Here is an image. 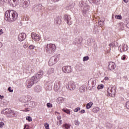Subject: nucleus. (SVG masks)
<instances>
[{"label":"nucleus","instance_id":"obj_1","mask_svg":"<svg viewBox=\"0 0 129 129\" xmlns=\"http://www.w3.org/2000/svg\"><path fill=\"white\" fill-rule=\"evenodd\" d=\"M18 13L14 10H8L5 12V20L9 23L17 21Z\"/></svg>","mask_w":129,"mask_h":129},{"label":"nucleus","instance_id":"obj_2","mask_svg":"<svg viewBox=\"0 0 129 129\" xmlns=\"http://www.w3.org/2000/svg\"><path fill=\"white\" fill-rule=\"evenodd\" d=\"M56 47L54 44L49 43L44 46V51L47 54H53L56 51Z\"/></svg>","mask_w":129,"mask_h":129},{"label":"nucleus","instance_id":"obj_3","mask_svg":"<svg viewBox=\"0 0 129 129\" xmlns=\"http://www.w3.org/2000/svg\"><path fill=\"white\" fill-rule=\"evenodd\" d=\"M36 106V102L33 101H28V103L24 104L25 110L22 111H29L30 109Z\"/></svg>","mask_w":129,"mask_h":129},{"label":"nucleus","instance_id":"obj_4","mask_svg":"<svg viewBox=\"0 0 129 129\" xmlns=\"http://www.w3.org/2000/svg\"><path fill=\"white\" fill-rule=\"evenodd\" d=\"M60 57V54H57L56 55H54L52 56L48 62V65L49 66H53V65H55L58 61H59V57Z\"/></svg>","mask_w":129,"mask_h":129},{"label":"nucleus","instance_id":"obj_5","mask_svg":"<svg viewBox=\"0 0 129 129\" xmlns=\"http://www.w3.org/2000/svg\"><path fill=\"white\" fill-rule=\"evenodd\" d=\"M44 75V71L42 70H40L35 75V76L32 77V80L34 79L35 82H37L40 80V78H42Z\"/></svg>","mask_w":129,"mask_h":129},{"label":"nucleus","instance_id":"obj_6","mask_svg":"<svg viewBox=\"0 0 129 129\" xmlns=\"http://www.w3.org/2000/svg\"><path fill=\"white\" fill-rule=\"evenodd\" d=\"M76 85H77V83L71 81L68 83L67 88V89H69V90H74L76 88Z\"/></svg>","mask_w":129,"mask_h":129},{"label":"nucleus","instance_id":"obj_7","mask_svg":"<svg viewBox=\"0 0 129 129\" xmlns=\"http://www.w3.org/2000/svg\"><path fill=\"white\" fill-rule=\"evenodd\" d=\"M107 91V96H111V97H113V96L115 95V90L113 89V88L111 87L108 88Z\"/></svg>","mask_w":129,"mask_h":129},{"label":"nucleus","instance_id":"obj_8","mask_svg":"<svg viewBox=\"0 0 129 129\" xmlns=\"http://www.w3.org/2000/svg\"><path fill=\"white\" fill-rule=\"evenodd\" d=\"M29 5L30 2L29 0H22L21 3L20 4V7L23 9H27Z\"/></svg>","mask_w":129,"mask_h":129},{"label":"nucleus","instance_id":"obj_9","mask_svg":"<svg viewBox=\"0 0 129 129\" xmlns=\"http://www.w3.org/2000/svg\"><path fill=\"white\" fill-rule=\"evenodd\" d=\"M34 83H37L35 82V79L33 80V77H31V79L27 80L26 81V84L27 85V88H31Z\"/></svg>","mask_w":129,"mask_h":129},{"label":"nucleus","instance_id":"obj_10","mask_svg":"<svg viewBox=\"0 0 129 129\" xmlns=\"http://www.w3.org/2000/svg\"><path fill=\"white\" fill-rule=\"evenodd\" d=\"M31 36L32 40H34V41H36L37 42H39V41L41 40V36H40L39 34H37L35 32H32L31 33Z\"/></svg>","mask_w":129,"mask_h":129},{"label":"nucleus","instance_id":"obj_11","mask_svg":"<svg viewBox=\"0 0 129 129\" xmlns=\"http://www.w3.org/2000/svg\"><path fill=\"white\" fill-rule=\"evenodd\" d=\"M61 84H62V83L60 81H56L55 82L54 85V89L55 91H58L60 89V87H61Z\"/></svg>","mask_w":129,"mask_h":129},{"label":"nucleus","instance_id":"obj_12","mask_svg":"<svg viewBox=\"0 0 129 129\" xmlns=\"http://www.w3.org/2000/svg\"><path fill=\"white\" fill-rule=\"evenodd\" d=\"M62 70L64 73H71L72 72V69H71V66H64L62 68Z\"/></svg>","mask_w":129,"mask_h":129},{"label":"nucleus","instance_id":"obj_13","mask_svg":"<svg viewBox=\"0 0 129 129\" xmlns=\"http://www.w3.org/2000/svg\"><path fill=\"white\" fill-rule=\"evenodd\" d=\"M63 19L67 22L68 25H72V22H71V17L70 16L65 15L63 17Z\"/></svg>","mask_w":129,"mask_h":129},{"label":"nucleus","instance_id":"obj_14","mask_svg":"<svg viewBox=\"0 0 129 129\" xmlns=\"http://www.w3.org/2000/svg\"><path fill=\"white\" fill-rule=\"evenodd\" d=\"M25 39H26V34L22 33L18 35V41L20 42H23Z\"/></svg>","mask_w":129,"mask_h":129},{"label":"nucleus","instance_id":"obj_15","mask_svg":"<svg viewBox=\"0 0 129 129\" xmlns=\"http://www.w3.org/2000/svg\"><path fill=\"white\" fill-rule=\"evenodd\" d=\"M8 3L12 7H17L18 6V0H8Z\"/></svg>","mask_w":129,"mask_h":129},{"label":"nucleus","instance_id":"obj_16","mask_svg":"<svg viewBox=\"0 0 129 129\" xmlns=\"http://www.w3.org/2000/svg\"><path fill=\"white\" fill-rule=\"evenodd\" d=\"M115 63L114 62H110L109 63V65L108 66V69H109V70H114V69H115Z\"/></svg>","mask_w":129,"mask_h":129},{"label":"nucleus","instance_id":"obj_17","mask_svg":"<svg viewBox=\"0 0 129 129\" xmlns=\"http://www.w3.org/2000/svg\"><path fill=\"white\" fill-rule=\"evenodd\" d=\"M34 91L37 93L42 91V87L40 86H36L34 88Z\"/></svg>","mask_w":129,"mask_h":129},{"label":"nucleus","instance_id":"obj_18","mask_svg":"<svg viewBox=\"0 0 129 129\" xmlns=\"http://www.w3.org/2000/svg\"><path fill=\"white\" fill-rule=\"evenodd\" d=\"M61 18L60 17H56L55 19L54 24L57 25V26H59V25H61Z\"/></svg>","mask_w":129,"mask_h":129},{"label":"nucleus","instance_id":"obj_19","mask_svg":"<svg viewBox=\"0 0 129 129\" xmlns=\"http://www.w3.org/2000/svg\"><path fill=\"white\" fill-rule=\"evenodd\" d=\"M90 9L89 6H86L84 7V10H83V13L84 16H86V13L88 11V10Z\"/></svg>","mask_w":129,"mask_h":129},{"label":"nucleus","instance_id":"obj_20","mask_svg":"<svg viewBox=\"0 0 129 129\" xmlns=\"http://www.w3.org/2000/svg\"><path fill=\"white\" fill-rule=\"evenodd\" d=\"M8 117H15V116H17V113L15 112V111L12 110L10 112V113L8 115H7Z\"/></svg>","mask_w":129,"mask_h":129},{"label":"nucleus","instance_id":"obj_21","mask_svg":"<svg viewBox=\"0 0 129 129\" xmlns=\"http://www.w3.org/2000/svg\"><path fill=\"white\" fill-rule=\"evenodd\" d=\"M12 110L11 109H6L5 110L3 111L4 114H6L7 116L8 114L11 113Z\"/></svg>","mask_w":129,"mask_h":129},{"label":"nucleus","instance_id":"obj_22","mask_svg":"<svg viewBox=\"0 0 129 129\" xmlns=\"http://www.w3.org/2000/svg\"><path fill=\"white\" fill-rule=\"evenodd\" d=\"M104 18L100 20L98 22V26H99V27H103V26H104Z\"/></svg>","mask_w":129,"mask_h":129},{"label":"nucleus","instance_id":"obj_23","mask_svg":"<svg viewBox=\"0 0 129 129\" xmlns=\"http://www.w3.org/2000/svg\"><path fill=\"white\" fill-rule=\"evenodd\" d=\"M42 5L39 4L38 5L35 7V10L36 12H39L42 10Z\"/></svg>","mask_w":129,"mask_h":129},{"label":"nucleus","instance_id":"obj_24","mask_svg":"<svg viewBox=\"0 0 129 129\" xmlns=\"http://www.w3.org/2000/svg\"><path fill=\"white\" fill-rule=\"evenodd\" d=\"M92 105H93V103L92 102H90L89 103H88L86 105V109H90V108H91V107H92Z\"/></svg>","mask_w":129,"mask_h":129},{"label":"nucleus","instance_id":"obj_25","mask_svg":"<svg viewBox=\"0 0 129 129\" xmlns=\"http://www.w3.org/2000/svg\"><path fill=\"white\" fill-rule=\"evenodd\" d=\"M57 102L58 104L64 102V98L63 97H59L57 99Z\"/></svg>","mask_w":129,"mask_h":129},{"label":"nucleus","instance_id":"obj_26","mask_svg":"<svg viewBox=\"0 0 129 129\" xmlns=\"http://www.w3.org/2000/svg\"><path fill=\"white\" fill-rule=\"evenodd\" d=\"M85 88H86V86L83 85L79 88V91L82 93L85 91Z\"/></svg>","mask_w":129,"mask_h":129},{"label":"nucleus","instance_id":"obj_27","mask_svg":"<svg viewBox=\"0 0 129 129\" xmlns=\"http://www.w3.org/2000/svg\"><path fill=\"white\" fill-rule=\"evenodd\" d=\"M54 73V69L50 68L47 71V74L48 75H51Z\"/></svg>","mask_w":129,"mask_h":129},{"label":"nucleus","instance_id":"obj_28","mask_svg":"<svg viewBox=\"0 0 129 129\" xmlns=\"http://www.w3.org/2000/svg\"><path fill=\"white\" fill-rule=\"evenodd\" d=\"M99 108L98 107H95L93 108L92 110V112H94V113H97L98 112V111L99 110Z\"/></svg>","mask_w":129,"mask_h":129},{"label":"nucleus","instance_id":"obj_29","mask_svg":"<svg viewBox=\"0 0 129 129\" xmlns=\"http://www.w3.org/2000/svg\"><path fill=\"white\" fill-rule=\"evenodd\" d=\"M59 81L65 83L67 82V81H68V78H67V77L61 78V79H59Z\"/></svg>","mask_w":129,"mask_h":129},{"label":"nucleus","instance_id":"obj_30","mask_svg":"<svg viewBox=\"0 0 129 129\" xmlns=\"http://www.w3.org/2000/svg\"><path fill=\"white\" fill-rule=\"evenodd\" d=\"M63 126L66 129H70V127H71V124H68V123H65L63 124Z\"/></svg>","mask_w":129,"mask_h":129},{"label":"nucleus","instance_id":"obj_31","mask_svg":"<svg viewBox=\"0 0 129 129\" xmlns=\"http://www.w3.org/2000/svg\"><path fill=\"white\" fill-rule=\"evenodd\" d=\"M100 0H89L90 4H95L96 5L98 4Z\"/></svg>","mask_w":129,"mask_h":129},{"label":"nucleus","instance_id":"obj_32","mask_svg":"<svg viewBox=\"0 0 129 129\" xmlns=\"http://www.w3.org/2000/svg\"><path fill=\"white\" fill-rule=\"evenodd\" d=\"M62 111H63V112H65L66 113H67V114H71V113L70 112V110L68 109H66V108H63L62 109Z\"/></svg>","mask_w":129,"mask_h":129},{"label":"nucleus","instance_id":"obj_33","mask_svg":"<svg viewBox=\"0 0 129 129\" xmlns=\"http://www.w3.org/2000/svg\"><path fill=\"white\" fill-rule=\"evenodd\" d=\"M45 89L46 90H52V86H50V84H46L45 85Z\"/></svg>","mask_w":129,"mask_h":129},{"label":"nucleus","instance_id":"obj_34","mask_svg":"<svg viewBox=\"0 0 129 129\" xmlns=\"http://www.w3.org/2000/svg\"><path fill=\"white\" fill-rule=\"evenodd\" d=\"M88 60H89V57L88 56H84L83 58V61H84V62H85V61H88Z\"/></svg>","mask_w":129,"mask_h":129},{"label":"nucleus","instance_id":"obj_35","mask_svg":"<svg viewBox=\"0 0 129 129\" xmlns=\"http://www.w3.org/2000/svg\"><path fill=\"white\" fill-rule=\"evenodd\" d=\"M73 5L72 4H70L69 5H68L66 9L67 10H71V9H72V8H73Z\"/></svg>","mask_w":129,"mask_h":129},{"label":"nucleus","instance_id":"obj_36","mask_svg":"<svg viewBox=\"0 0 129 129\" xmlns=\"http://www.w3.org/2000/svg\"><path fill=\"white\" fill-rule=\"evenodd\" d=\"M28 48L29 50H34V49L36 48V46L34 45H30Z\"/></svg>","mask_w":129,"mask_h":129},{"label":"nucleus","instance_id":"obj_37","mask_svg":"<svg viewBox=\"0 0 129 129\" xmlns=\"http://www.w3.org/2000/svg\"><path fill=\"white\" fill-rule=\"evenodd\" d=\"M104 87V85H99L97 87V89L99 90L100 89H103V88Z\"/></svg>","mask_w":129,"mask_h":129},{"label":"nucleus","instance_id":"obj_38","mask_svg":"<svg viewBox=\"0 0 129 129\" xmlns=\"http://www.w3.org/2000/svg\"><path fill=\"white\" fill-rule=\"evenodd\" d=\"M115 19H117V20H121L122 17L121 15H115Z\"/></svg>","mask_w":129,"mask_h":129},{"label":"nucleus","instance_id":"obj_39","mask_svg":"<svg viewBox=\"0 0 129 129\" xmlns=\"http://www.w3.org/2000/svg\"><path fill=\"white\" fill-rule=\"evenodd\" d=\"M79 7H80L81 8H83L84 7V2H80L79 3Z\"/></svg>","mask_w":129,"mask_h":129},{"label":"nucleus","instance_id":"obj_40","mask_svg":"<svg viewBox=\"0 0 129 129\" xmlns=\"http://www.w3.org/2000/svg\"><path fill=\"white\" fill-rule=\"evenodd\" d=\"M81 108L80 107H77L76 108H75L74 110V111L75 112H78V111H79V110H80Z\"/></svg>","mask_w":129,"mask_h":129},{"label":"nucleus","instance_id":"obj_41","mask_svg":"<svg viewBox=\"0 0 129 129\" xmlns=\"http://www.w3.org/2000/svg\"><path fill=\"white\" fill-rule=\"evenodd\" d=\"M44 126L46 129H49V123H45Z\"/></svg>","mask_w":129,"mask_h":129},{"label":"nucleus","instance_id":"obj_42","mask_svg":"<svg viewBox=\"0 0 129 129\" xmlns=\"http://www.w3.org/2000/svg\"><path fill=\"white\" fill-rule=\"evenodd\" d=\"M26 119H27V120H28V121H32V119L31 117V116H27L26 117Z\"/></svg>","mask_w":129,"mask_h":129},{"label":"nucleus","instance_id":"obj_43","mask_svg":"<svg viewBox=\"0 0 129 129\" xmlns=\"http://www.w3.org/2000/svg\"><path fill=\"white\" fill-rule=\"evenodd\" d=\"M125 107L129 109V101H127L125 103Z\"/></svg>","mask_w":129,"mask_h":129},{"label":"nucleus","instance_id":"obj_44","mask_svg":"<svg viewBox=\"0 0 129 129\" xmlns=\"http://www.w3.org/2000/svg\"><path fill=\"white\" fill-rule=\"evenodd\" d=\"M47 107H49V108L53 107V105H52V104H51L50 103H48L47 104Z\"/></svg>","mask_w":129,"mask_h":129},{"label":"nucleus","instance_id":"obj_45","mask_svg":"<svg viewBox=\"0 0 129 129\" xmlns=\"http://www.w3.org/2000/svg\"><path fill=\"white\" fill-rule=\"evenodd\" d=\"M57 125H61L62 124V120H59V121H57Z\"/></svg>","mask_w":129,"mask_h":129},{"label":"nucleus","instance_id":"obj_46","mask_svg":"<svg viewBox=\"0 0 129 129\" xmlns=\"http://www.w3.org/2000/svg\"><path fill=\"white\" fill-rule=\"evenodd\" d=\"M78 70L79 71H82L83 70V68H82V66H80L79 67V68H78Z\"/></svg>","mask_w":129,"mask_h":129},{"label":"nucleus","instance_id":"obj_47","mask_svg":"<svg viewBox=\"0 0 129 129\" xmlns=\"http://www.w3.org/2000/svg\"><path fill=\"white\" fill-rule=\"evenodd\" d=\"M79 123H80L79 121H78V120L75 121V124L76 125H79Z\"/></svg>","mask_w":129,"mask_h":129},{"label":"nucleus","instance_id":"obj_48","mask_svg":"<svg viewBox=\"0 0 129 129\" xmlns=\"http://www.w3.org/2000/svg\"><path fill=\"white\" fill-rule=\"evenodd\" d=\"M8 91H9V92H14V90H12V88L10 87L8 88Z\"/></svg>","mask_w":129,"mask_h":129},{"label":"nucleus","instance_id":"obj_49","mask_svg":"<svg viewBox=\"0 0 129 129\" xmlns=\"http://www.w3.org/2000/svg\"><path fill=\"white\" fill-rule=\"evenodd\" d=\"M5 125V123L4 122H0V127H3Z\"/></svg>","mask_w":129,"mask_h":129},{"label":"nucleus","instance_id":"obj_50","mask_svg":"<svg viewBox=\"0 0 129 129\" xmlns=\"http://www.w3.org/2000/svg\"><path fill=\"white\" fill-rule=\"evenodd\" d=\"M23 47L25 49H27L28 48V44L27 43H25L24 45H23Z\"/></svg>","mask_w":129,"mask_h":129},{"label":"nucleus","instance_id":"obj_51","mask_svg":"<svg viewBox=\"0 0 129 129\" xmlns=\"http://www.w3.org/2000/svg\"><path fill=\"white\" fill-rule=\"evenodd\" d=\"M80 113H85V110L83 109L80 111Z\"/></svg>","mask_w":129,"mask_h":129},{"label":"nucleus","instance_id":"obj_52","mask_svg":"<svg viewBox=\"0 0 129 129\" xmlns=\"http://www.w3.org/2000/svg\"><path fill=\"white\" fill-rule=\"evenodd\" d=\"M4 34V31L3 29H0V35H3Z\"/></svg>","mask_w":129,"mask_h":129},{"label":"nucleus","instance_id":"obj_53","mask_svg":"<svg viewBox=\"0 0 129 129\" xmlns=\"http://www.w3.org/2000/svg\"><path fill=\"white\" fill-rule=\"evenodd\" d=\"M110 47H113L114 46V43H111L109 44Z\"/></svg>","mask_w":129,"mask_h":129},{"label":"nucleus","instance_id":"obj_54","mask_svg":"<svg viewBox=\"0 0 129 129\" xmlns=\"http://www.w3.org/2000/svg\"><path fill=\"white\" fill-rule=\"evenodd\" d=\"M106 126H108V127H111V124H106Z\"/></svg>","mask_w":129,"mask_h":129},{"label":"nucleus","instance_id":"obj_55","mask_svg":"<svg viewBox=\"0 0 129 129\" xmlns=\"http://www.w3.org/2000/svg\"><path fill=\"white\" fill-rule=\"evenodd\" d=\"M57 118L58 120H60L61 118H62V117H61V116H57Z\"/></svg>","mask_w":129,"mask_h":129},{"label":"nucleus","instance_id":"obj_56","mask_svg":"<svg viewBox=\"0 0 129 129\" xmlns=\"http://www.w3.org/2000/svg\"><path fill=\"white\" fill-rule=\"evenodd\" d=\"M95 83H96L95 81H93L92 82V85L95 86Z\"/></svg>","mask_w":129,"mask_h":129},{"label":"nucleus","instance_id":"obj_57","mask_svg":"<svg viewBox=\"0 0 129 129\" xmlns=\"http://www.w3.org/2000/svg\"><path fill=\"white\" fill-rule=\"evenodd\" d=\"M123 2H124L125 4H127V3H128V0H123Z\"/></svg>","mask_w":129,"mask_h":129},{"label":"nucleus","instance_id":"obj_58","mask_svg":"<svg viewBox=\"0 0 129 129\" xmlns=\"http://www.w3.org/2000/svg\"><path fill=\"white\" fill-rule=\"evenodd\" d=\"M75 44H76V45H79V44H80V42H75Z\"/></svg>","mask_w":129,"mask_h":129},{"label":"nucleus","instance_id":"obj_59","mask_svg":"<svg viewBox=\"0 0 129 129\" xmlns=\"http://www.w3.org/2000/svg\"><path fill=\"white\" fill-rule=\"evenodd\" d=\"M4 97H5L4 96H2L0 95V99H3V98H4Z\"/></svg>","mask_w":129,"mask_h":129},{"label":"nucleus","instance_id":"obj_60","mask_svg":"<svg viewBox=\"0 0 129 129\" xmlns=\"http://www.w3.org/2000/svg\"><path fill=\"white\" fill-rule=\"evenodd\" d=\"M104 80H108V77H105V78H104Z\"/></svg>","mask_w":129,"mask_h":129},{"label":"nucleus","instance_id":"obj_61","mask_svg":"<svg viewBox=\"0 0 129 129\" xmlns=\"http://www.w3.org/2000/svg\"><path fill=\"white\" fill-rule=\"evenodd\" d=\"M52 1L53 3H56V2H58V1H59V0H52Z\"/></svg>","mask_w":129,"mask_h":129},{"label":"nucleus","instance_id":"obj_62","mask_svg":"<svg viewBox=\"0 0 129 129\" xmlns=\"http://www.w3.org/2000/svg\"><path fill=\"white\" fill-rule=\"evenodd\" d=\"M2 47H3V43L0 42V48H2Z\"/></svg>","mask_w":129,"mask_h":129},{"label":"nucleus","instance_id":"obj_63","mask_svg":"<svg viewBox=\"0 0 129 129\" xmlns=\"http://www.w3.org/2000/svg\"><path fill=\"white\" fill-rule=\"evenodd\" d=\"M122 60H125V56H124L122 57Z\"/></svg>","mask_w":129,"mask_h":129},{"label":"nucleus","instance_id":"obj_64","mask_svg":"<svg viewBox=\"0 0 129 129\" xmlns=\"http://www.w3.org/2000/svg\"><path fill=\"white\" fill-rule=\"evenodd\" d=\"M61 42L62 43H64L65 42V39H62V40H61Z\"/></svg>","mask_w":129,"mask_h":129}]
</instances>
